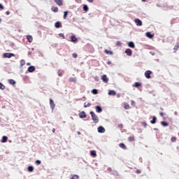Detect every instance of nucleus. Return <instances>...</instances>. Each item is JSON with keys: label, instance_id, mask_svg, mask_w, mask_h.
I'll use <instances>...</instances> for the list:
<instances>
[{"label": "nucleus", "instance_id": "2", "mask_svg": "<svg viewBox=\"0 0 179 179\" xmlns=\"http://www.w3.org/2000/svg\"><path fill=\"white\" fill-rule=\"evenodd\" d=\"M152 71H150V70L145 71V73H144L145 77L147 79H150V78H151L150 75H152Z\"/></svg>", "mask_w": 179, "mask_h": 179}, {"label": "nucleus", "instance_id": "26", "mask_svg": "<svg viewBox=\"0 0 179 179\" xmlns=\"http://www.w3.org/2000/svg\"><path fill=\"white\" fill-rule=\"evenodd\" d=\"M51 10L55 13H57L59 11L58 7H53L51 8Z\"/></svg>", "mask_w": 179, "mask_h": 179}, {"label": "nucleus", "instance_id": "3", "mask_svg": "<svg viewBox=\"0 0 179 179\" xmlns=\"http://www.w3.org/2000/svg\"><path fill=\"white\" fill-rule=\"evenodd\" d=\"M134 22H135V24H136V25L137 27H141V26H143V22H142L141 20H140V19H138V18L135 19V20H134Z\"/></svg>", "mask_w": 179, "mask_h": 179}, {"label": "nucleus", "instance_id": "48", "mask_svg": "<svg viewBox=\"0 0 179 179\" xmlns=\"http://www.w3.org/2000/svg\"><path fill=\"white\" fill-rule=\"evenodd\" d=\"M118 127H119L120 129H122V128H123V125H122V124H118Z\"/></svg>", "mask_w": 179, "mask_h": 179}, {"label": "nucleus", "instance_id": "58", "mask_svg": "<svg viewBox=\"0 0 179 179\" xmlns=\"http://www.w3.org/2000/svg\"><path fill=\"white\" fill-rule=\"evenodd\" d=\"M59 76L60 77H62V74H59Z\"/></svg>", "mask_w": 179, "mask_h": 179}, {"label": "nucleus", "instance_id": "11", "mask_svg": "<svg viewBox=\"0 0 179 179\" xmlns=\"http://www.w3.org/2000/svg\"><path fill=\"white\" fill-rule=\"evenodd\" d=\"M50 105L52 109H54L56 106L55 103H54V101L52 99H50Z\"/></svg>", "mask_w": 179, "mask_h": 179}, {"label": "nucleus", "instance_id": "33", "mask_svg": "<svg viewBox=\"0 0 179 179\" xmlns=\"http://www.w3.org/2000/svg\"><path fill=\"white\" fill-rule=\"evenodd\" d=\"M83 10L86 12L88 11L89 8L87 5L85 4L83 5Z\"/></svg>", "mask_w": 179, "mask_h": 179}, {"label": "nucleus", "instance_id": "51", "mask_svg": "<svg viewBox=\"0 0 179 179\" xmlns=\"http://www.w3.org/2000/svg\"><path fill=\"white\" fill-rule=\"evenodd\" d=\"M52 131L53 133H55L56 129H52Z\"/></svg>", "mask_w": 179, "mask_h": 179}, {"label": "nucleus", "instance_id": "18", "mask_svg": "<svg viewBox=\"0 0 179 179\" xmlns=\"http://www.w3.org/2000/svg\"><path fill=\"white\" fill-rule=\"evenodd\" d=\"M141 86H142V84H141V83H139V82H136L134 85V87H139Z\"/></svg>", "mask_w": 179, "mask_h": 179}, {"label": "nucleus", "instance_id": "20", "mask_svg": "<svg viewBox=\"0 0 179 179\" xmlns=\"http://www.w3.org/2000/svg\"><path fill=\"white\" fill-rule=\"evenodd\" d=\"M128 46L132 48H135V44L131 41L128 43Z\"/></svg>", "mask_w": 179, "mask_h": 179}, {"label": "nucleus", "instance_id": "12", "mask_svg": "<svg viewBox=\"0 0 179 179\" xmlns=\"http://www.w3.org/2000/svg\"><path fill=\"white\" fill-rule=\"evenodd\" d=\"M96 111L98 113H101L102 112V108L100 106H96Z\"/></svg>", "mask_w": 179, "mask_h": 179}, {"label": "nucleus", "instance_id": "14", "mask_svg": "<svg viewBox=\"0 0 179 179\" xmlns=\"http://www.w3.org/2000/svg\"><path fill=\"white\" fill-rule=\"evenodd\" d=\"M27 40L28 43H32V41H33V37H32V36H31V35H27Z\"/></svg>", "mask_w": 179, "mask_h": 179}, {"label": "nucleus", "instance_id": "35", "mask_svg": "<svg viewBox=\"0 0 179 179\" xmlns=\"http://www.w3.org/2000/svg\"><path fill=\"white\" fill-rule=\"evenodd\" d=\"M129 108H130V106L129 105V103H124V108L126 110H128V109H129Z\"/></svg>", "mask_w": 179, "mask_h": 179}, {"label": "nucleus", "instance_id": "15", "mask_svg": "<svg viewBox=\"0 0 179 179\" xmlns=\"http://www.w3.org/2000/svg\"><path fill=\"white\" fill-rule=\"evenodd\" d=\"M125 53L127 54V55H128V56H131V55H132V51L130 50V49H127L126 50H125Z\"/></svg>", "mask_w": 179, "mask_h": 179}, {"label": "nucleus", "instance_id": "44", "mask_svg": "<svg viewBox=\"0 0 179 179\" xmlns=\"http://www.w3.org/2000/svg\"><path fill=\"white\" fill-rule=\"evenodd\" d=\"M73 57H74V59H76L78 57V55L76 53H73Z\"/></svg>", "mask_w": 179, "mask_h": 179}, {"label": "nucleus", "instance_id": "16", "mask_svg": "<svg viewBox=\"0 0 179 179\" xmlns=\"http://www.w3.org/2000/svg\"><path fill=\"white\" fill-rule=\"evenodd\" d=\"M90 155L93 157H96L97 156V154L96 153V150H91Z\"/></svg>", "mask_w": 179, "mask_h": 179}, {"label": "nucleus", "instance_id": "50", "mask_svg": "<svg viewBox=\"0 0 179 179\" xmlns=\"http://www.w3.org/2000/svg\"><path fill=\"white\" fill-rule=\"evenodd\" d=\"M160 116H161V117H164V113H163V112H161V113H160Z\"/></svg>", "mask_w": 179, "mask_h": 179}, {"label": "nucleus", "instance_id": "6", "mask_svg": "<svg viewBox=\"0 0 179 179\" xmlns=\"http://www.w3.org/2000/svg\"><path fill=\"white\" fill-rule=\"evenodd\" d=\"M36 71V68L34 66H29L28 69H27V71L29 73H33Z\"/></svg>", "mask_w": 179, "mask_h": 179}, {"label": "nucleus", "instance_id": "10", "mask_svg": "<svg viewBox=\"0 0 179 179\" xmlns=\"http://www.w3.org/2000/svg\"><path fill=\"white\" fill-rule=\"evenodd\" d=\"M70 39L71 43H77L78 38L75 36H71Z\"/></svg>", "mask_w": 179, "mask_h": 179}, {"label": "nucleus", "instance_id": "25", "mask_svg": "<svg viewBox=\"0 0 179 179\" xmlns=\"http://www.w3.org/2000/svg\"><path fill=\"white\" fill-rule=\"evenodd\" d=\"M104 52H105L106 55H111L113 54V52L112 51L108 50H104Z\"/></svg>", "mask_w": 179, "mask_h": 179}, {"label": "nucleus", "instance_id": "60", "mask_svg": "<svg viewBox=\"0 0 179 179\" xmlns=\"http://www.w3.org/2000/svg\"><path fill=\"white\" fill-rule=\"evenodd\" d=\"M1 22V19H0V22Z\"/></svg>", "mask_w": 179, "mask_h": 179}, {"label": "nucleus", "instance_id": "4", "mask_svg": "<svg viewBox=\"0 0 179 179\" xmlns=\"http://www.w3.org/2000/svg\"><path fill=\"white\" fill-rule=\"evenodd\" d=\"M3 57L4 58H11L12 57H15V55H14L13 53H4L3 55Z\"/></svg>", "mask_w": 179, "mask_h": 179}, {"label": "nucleus", "instance_id": "17", "mask_svg": "<svg viewBox=\"0 0 179 179\" xmlns=\"http://www.w3.org/2000/svg\"><path fill=\"white\" fill-rule=\"evenodd\" d=\"M8 83L10 85H16V81L13 79H10L8 80Z\"/></svg>", "mask_w": 179, "mask_h": 179}, {"label": "nucleus", "instance_id": "37", "mask_svg": "<svg viewBox=\"0 0 179 179\" xmlns=\"http://www.w3.org/2000/svg\"><path fill=\"white\" fill-rule=\"evenodd\" d=\"M79 176L78 175H73L71 176V179H78Z\"/></svg>", "mask_w": 179, "mask_h": 179}, {"label": "nucleus", "instance_id": "59", "mask_svg": "<svg viewBox=\"0 0 179 179\" xmlns=\"http://www.w3.org/2000/svg\"><path fill=\"white\" fill-rule=\"evenodd\" d=\"M19 32H21V30H18Z\"/></svg>", "mask_w": 179, "mask_h": 179}, {"label": "nucleus", "instance_id": "7", "mask_svg": "<svg viewBox=\"0 0 179 179\" xmlns=\"http://www.w3.org/2000/svg\"><path fill=\"white\" fill-rule=\"evenodd\" d=\"M55 27L57 29L62 28V22H60V21H57V22H55Z\"/></svg>", "mask_w": 179, "mask_h": 179}, {"label": "nucleus", "instance_id": "45", "mask_svg": "<svg viewBox=\"0 0 179 179\" xmlns=\"http://www.w3.org/2000/svg\"><path fill=\"white\" fill-rule=\"evenodd\" d=\"M136 173L137 174H140V173H141V170L137 169V170L136 171Z\"/></svg>", "mask_w": 179, "mask_h": 179}, {"label": "nucleus", "instance_id": "47", "mask_svg": "<svg viewBox=\"0 0 179 179\" xmlns=\"http://www.w3.org/2000/svg\"><path fill=\"white\" fill-rule=\"evenodd\" d=\"M131 106H135V101H131Z\"/></svg>", "mask_w": 179, "mask_h": 179}, {"label": "nucleus", "instance_id": "27", "mask_svg": "<svg viewBox=\"0 0 179 179\" xmlns=\"http://www.w3.org/2000/svg\"><path fill=\"white\" fill-rule=\"evenodd\" d=\"M161 124H162V125L163 127H168V125H169V123H168L167 122H165V121H162V122H161Z\"/></svg>", "mask_w": 179, "mask_h": 179}, {"label": "nucleus", "instance_id": "56", "mask_svg": "<svg viewBox=\"0 0 179 179\" xmlns=\"http://www.w3.org/2000/svg\"><path fill=\"white\" fill-rule=\"evenodd\" d=\"M117 97L120 98V94H117Z\"/></svg>", "mask_w": 179, "mask_h": 179}, {"label": "nucleus", "instance_id": "8", "mask_svg": "<svg viewBox=\"0 0 179 179\" xmlns=\"http://www.w3.org/2000/svg\"><path fill=\"white\" fill-rule=\"evenodd\" d=\"M79 116L81 119H83V118H86L87 117V115L85 114V111H82L79 114Z\"/></svg>", "mask_w": 179, "mask_h": 179}, {"label": "nucleus", "instance_id": "43", "mask_svg": "<svg viewBox=\"0 0 179 179\" xmlns=\"http://www.w3.org/2000/svg\"><path fill=\"white\" fill-rule=\"evenodd\" d=\"M41 164V162L40 160H36V164H38V166H39V164Z\"/></svg>", "mask_w": 179, "mask_h": 179}, {"label": "nucleus", "instance_id": "31", "mask_svg": "<svg viewBox=\"0 0 179 179\" xmlns=\"http://www.w3.org/2000/svg\"><path fill=\"white\" fill-rule=\"evenodd\" d=\"M179 48V43H177L176 45L174 47V52L177 51V50Z\"/></svg>", "mask_w": 179, "mask_h": 179}, {"label": "nucleus", "instance_id": "1", "mask_svg": "<svg viewBox=\"0 0 179 179\" xmlns=\"http://www.w3.org/2000/svg\"><path fill=\"white\" fill-rule=\"evenodd\" d=\"M90 114L92 116V119L94 123L98 124L99 122V118L97 116V115H96V113H94V112H93V111H90Z\"/></svg>", "mask_w": 179, "mask_h": 179}, {"label": "nucleus", "instance_id": "32", "mask_svg": "<svg viewBox=\"0 0 179 179\" xmlns=\"http://www.w3.org/2000/svg\"><path fill=\"white\" fill-rule=\"evenodd\" d=\"M92 93L93 94H99V92H98L97 90L93 89V90H92Z\"/></svg>", "mask_w": 179, "mask_h": 179}, {"label": "nucleus", "instance_id": "19", "mask_svg": "<svg viewBox=\"0 0 179 179\" xmlns=\"http://www.w3.org/2000/svg\"><path fill=\"white\" fill-rule=\"evenodd\" d=\"M157 122V117L155 116L152 117V120H150V124H156Z\"/></svg>", "mask_w": 179, "mask_h": 179}, {"label": "nucleus", "instance_id": "13", "mask_svg": "<svg viewBox=\"0 0 179 179\" xmlns=\"http://www.w3.org/2000/svg\"><path fill=\"white\" fill-rule=\"evenodd\" d=\"M54 1L55 2V3H57V5L59 6L63 5L62 0H54Z\"/></svg>", "mask_w": 179, "mask_h": 179}, {"label": "nucleus", "instance_id": "49", "mask_svg": "<svg viewBox=\"0 0 179 179\" xmlns=\"http://www.w3.org/2000/svg\"><path fill=\"white\" fill-rule=\"evenodd\" d=\"M3 8H4L3 6L0 3V9L3 10Z\"/></svg>", "mask_w": 179, "mask_h": 179}, {"label": "nucleus", "instance_id": "5", "mask_svg": "<svg viewBox=\"0 0 179 179\" xmlns=\"http://www.w3.org/2000/svg\"><path fill=\"white\" fill-rule=\"evenodd\" d=\"M101 80L104 83H108L109 79L106 75L101 76Z\"/></svg>", "mask_w": 179, "mask_h": 179}, {"label": "nucleus", "instance_id": "61", "mask_svg": "<svg viewBox=\"0 0 179 179\" xmlns=\"http://www.w3.org/2000/svg\"><path fill=\"white\" fill-rule=\"evenodd\" d=\"M161 109L163 110V108H162Z\"/></svg>", "mask_w": 179, "mask_h": 179}, {"label": "nucleus", "instance_id": "23", "mask_svg": "<svg viewBox=\"0 0 179 179\" xmlns=\"http://www.w3.org/2000/svg\"><path fill=\"white\" fill-rule=\"evenodd\" d=\"M7 141H8V138L6 136H3V137H2V140H1V143H6L7 142Z\"/></svg>", "mask_w": 179, "mask_h": 179}, {"label": "nucleus", "instance_id": "29", "mask_svg": "<svg viewBox=\"0 0 179 179\" xmlns=\"http://www.w3.org/2000/svg\"><path fill=\"white\" fill-rule=\"evenodd\" d=\"M128 141H129V142L134 141H135V136H130V137L128 138Z\"/></svg>", "mask_w": 179, "mask_h": 179}, {"label": "nucleus", "instance_id": "36", "mask_svg": "<svg viewBox=\"0 0 179 179\" xmlns=\"http://www.w3.org/2000/svg\"><path fill=\"white\" fill-rule=\"evenodd\" d=\"M171 141L172 143L176 142V141H177V138L173 136V137L171 138Z\"/></svg>", "mask_w": 179, "mask_h": 179}, {"label": "nucleus", "instance_id": "55", "mask_svg": "<svg viewBox=\"0 0 179 179\" xmlns=\"http://www.w3.org/2000/svg\"><path fill=\"white\" fill-rule=\"evenodd\" d=\"M27 65L29 66V65H30V63H27Z\"/></svg>", "mask_w": 179, "mask_h": 179}, {"label": "nucleus", "instance_id": "41", "mask_svg": "<svg viewBox=\"0 0 179 179\" xmlns=\"http://www.w3.org/2000/svg\"><path fill=\"white\" fill-rule=\"evenodd\" d=\"M122 45L120 41L116 42V46H120Z\"/></svg>", "mask_w": 179, "mask_h": 179}, {"label": "nucleus", "instance_id": "38", "mask_svg": "<svg viewBox=\"0 0 179 179\" xmlns=\"http://www.w3.org/2000/svg\"><path fill=\"white\" fill-rule=\"evenodd\" d=\"M90 106H91V103H86V102H85V103H84V107H85V108L90 107Z\"/></svg>", "mask_w": 179, "mask_h": 179}, {"label": "nucleus", "instance_id": "53", "mask_svg": "<svg viewBox=\"0 0 179 179\" xmlns=\"http://www.w3.org/2000/svg\"><path fill=\"white\" fill-rule=\"evenodd\" d=\"M107 64L108 65L111 64V62H107Z\"/></svg>", "mask_w": 179, "mask_h": 179}, {"label": "nucleus", "instance_id": "40", "mask_svg": "<svg viewBox=\"0 0 179 179\" xmlns=\"http://www.w3.org/2000/svg\"><path fill=\"white\" fill-rule=\"evenodd\" d=\"M24 65H25V61H24V60L20 61V66H24Z\"/></svg>", "mask_w": 179, "mask_h": 179}, {"label": "nucleus", "instance_id": "34", "mask_svg": "<svg viewBox=\"0 0 179 179\" xmlns=\"http://www.w3.org/2000/svg\"><path fill=\"white\" fill-rule=\"evenodd\" d=\"M6 89V87L5 85H3L1 83H0V90H5Z\"/></svg>", "mask_w": 179, "mask_h": 179}, {"label": "nucleus", "instance_id": "52", "mask_svg": "<svg viewBox=\"0 0 179 179\" xmlns=\"http://www.w3.org/2000/svg\"><path fill=\"white\" fill-rule=\"evenodd\" d=\"M6 14L7 15H8L9 14H10V13H9L8 11H7V12H6Z\"/></svg>", "mask_w": 179, "mask_h": 179}, {"label": "nucleus", "instance_id": "30", "mask_svg": "<svg viewBox=\"0 0 179 179\" xmlns=\"http://www.w3.org/2000/svg\"><path fill=\"white\" fill-rule=\"evenodd\" d=\"M27 171L29 172H33L34 171V167L33 166H28L27 167Z\"/></svg>", "mask_w": 179, "mask_h": 179}, {"label": "nucleus", "instance_id": "57", "mask_svg": "<svg viewBox=\"0 0 179 179\" xmlns=\"http://www.w3.org/2000/svg\"><path fill=\"white\" fill-rule=\"evenodd\" d=\"M146 0H142V2H145Z\"/></svg>", "mask_w": 179, "mask_h": 179}, {"label": "nucleus", "instance_id": "39", "mask_svg": "<svg viewBox=\"0 0 179 179\" xmlns=\"http://www.w3.org/2000/svg\"><path fill=\"white\" fill-rule=\"evenodd\" d=\"M59 37H62L63 39H65V36H64V34H62V33L59 34Z\"/></svg>", "mask_w": 179, "mask_h": 179}, {"label": "nucleus", "instance_id": "42", "mask_svg": "<svg viewBox=\"0 0 179 179\" xmlns=\"http://www.w3.org/2000/svg\"><path fill=\"white\" fill-rule=\"evenodd\" d=\"M142 125H143L144 127H147L148 124H147L146 122H143Z\"/></svg>", "mask_w": 179, "mask_h": 179}, {"label": "nucleus", "instance_id": "9", "mask_svg": "<svg viewBox=\"0 0 179 179\" xmlns=\"http://www.w3.org/2000/svg\"><path fill=\"white\" fill-rule=\"evenodd\" d=\"M105 131H106V129H105L104 127H103L101 126L98 127V132L99 133H105Z\"/></svg>", "mask_w": 179, "mask_h": 179}, {"label": "nucleus", "instance_id": "24", "mask_svg": "<svg viewBox=\"0 0 179 179\" xmlns=\"http://www.w3.org/2000/svg\"><path fill=\"white\" fill-rule=\"evenodd\" d=\"M108 94V95H112V96H115L116 94L114 90H110Z\"/></svg>", "mask_w": 179, "mask_h": 179}, {"label": "nucleus", "instance_id": "46", "mask_svg": "<svg viewBox=\"0 0 179 179\" xmlns=\"http://www.w3.org/2000/svg\"><path fill=\"white\" fill-rule=\"evenodd\" d=\"M87 2H90V3H92V2H94V0H87Z\"/></svg>", "mask_w": 179, "mask_h": 179}, {"label": "nucleus", "instance_id": "54", "mask_svg": "<svg viewBox=\"0 0 179 179\" xmlns=\"http://www.w3.org/2000/svg\"><path fill=\"white\" fill-rule=\"evenodd\" d=\"M77 133H78V135L81 134V133L80 131H78Z\"/></svg>", "mask_w": 179, "mask_h": 179}, {"label": "nucleus", "instance_id": "21", "mask_svg": "<svg viewBox=\"0 0 179 179\" xmlns=\"http://www.w3.org/2000/svg\"><path fill=\"white\" fill-rule=\"evenodd\" d=\"M119 146L120 148L124 149V150H126L127 149V147L126 145L124 144V143H120V144H119Z\"/></svg>", "mask_w": 179, "mask_h": 179}, {"label": "nucleus", "instance_id": "22", "mask_svg": "<svg viewBox=\"0 0 179 179\" xmlns=\"http://www.w3.org/2000/svg\"><path fill=\"white\" fill-rule=\"evenodd\" d=\"M146 36H147L148 38H153V35H152L150 32H147V33H146Z\"/></svg>", "mask_w": 179, "mask_h": 179}, {"label": "nucleus", "instance_id": "28", "mask_svg": "<svg viewBox=\"0 0 179 179\" xmlns=\"http://www.w3.org/2000/svg\"><path fill=\"white\" fill-rule=\"evenodd\" d=\"M68 14H69L68 11H64V16H63L64 20L66 19V17H67Z\"/></svg>", "mask_w": 179, "mask_h": 179}]
</instances>
